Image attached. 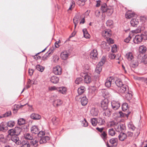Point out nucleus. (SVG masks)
I'll return each instance as SVG.
<instances>
[{"label":"nucleus","mask_w":147,"mask_h":147,"mask_svg":"<svg viewBox=\"0 0 147 147\" xmlns=\"http://www.w3.org/2000/svg\"><path fill=\"white\" fill-rule=\"evenodd\" d=\"M106 60V59L105 57L104 56H102L101 59L100 61L99 62L98 65L102 66L105 63Z\"/></svg>","instance_id":"37"},{"label":"nucleus","mask_w":147,"mask_h":147,"mask_svg":"<svg viewBox=\"0 0 147 147\" xmlns=\"http://www.w3.org/2000/svg\"><path fill=\"white\" fill-rule=\"evenodd\" d=\"M107 44L109 47L110 46V44H113L114 43L113 40L109 37L107 38Z\"/></svg>","instance_id":"56"},{"label":"nucleus","mask_w":147,"mask_h":147,"mask_svg":"<svg viewBox=\"0 0 147 147\" xmlns=\"http://www.w3.org/2000/svg\"><path fill=\"white\" fill-rule=\"evenodd\" d=\"M14 129H11L8 131L9 134L10 135L13 136L15 135V131Z\"/></svg>","instance_id":"55"},{"label":"nucleus","mask_w":147,"mask_h":147,"mask_svg":"<svg viewBox=\"0 0 147 147\" xmlns=\"http://www.w3.org/2000/svg\"><path fill=\"white\" fill-rule=\"evenodd\" d=\"M128 86L126 84L118 88L117 89L118 92L122 94L125 93L126 92L128 91Z\"/></svg>","instance_id":"5"},{"label":"nucleus","mask_w":147,"mask_h":147,"mask_svg":"<svg viewBox=\"0 0 147 147\" xmlns=\"http://www.w3.org/2000/svg\"><path fill=\"white\" fill-rule=\"evenodd\" d=\"M85 90V88L84 86H81L78 90V93L79 94H82Z\"/></svg>","instance_id":"39"},{"label":"nucleus","mask_w":147,"mask_h":147,"mask_svg":"<svg viewBox=\"0 0 147 147\" xmlns=\"http://www.w3.org/2000/svg\"><path fill=\"white\" fill-rule=\"evenodd\" d=\"M52 121L54 125H57L59 123V119L56 117H54L52 119Z\"/></svg>","instance_id":"42"},{"label":"nucleus","mask_w":147,"mask_h":147,"mask_svg":"<svg viewBox=\"0 0 147 147\" xmlns=\"http://www.w3.org/2000/svg\"><path fill=\"white\" fill-rule=\"evenodd\" d=\"M37 81L35 79H33L32 80H30L29 79L28 83L29 84H37Z\"/></svg>","instance_id":"57"},{"label":"nucleus","mask_w":147,"mask_h":147,"mask_svg":"<svg viewBox=\"0 0 147 147\" xmlns=\"http://www.w3.org/2000/svg\"><path fill=\"white\" fill-rule=\"evenodd\" d=\"M11 115V111H8L5 114H3V117H1V118H2V117H7Z\"/></svg>","instance_id":"60"},{"label":"nucleus","mask_w":147,"mask_h":147,"mask_svg":"<svg viewBox=\"0 0 147 147\" xmlns=\"http://www.w3.org/2000/svg\"><path fill=\"white\" fill-rule=\"evenodd\" d=\"M36 68L38 71L42 72L43 71L44 67L40 65H37L36 66Z\"/></svg>","instance_id":"50"},{"label":"nucleus","mask_w":147,"mask_h":147,"mask_svg":"<svg viewBox=\"0 0 147 147\" xmlns=\"http://www.w3.org/2000/svg\"><path fill=\"white\" fill-rule=\"evenodd\" d=\"M75 6V3L74 1L73 0L71 1L70 6L68 9V11L71 10Z\"/></svg>","instance_id":"46"},{"label":"nucleus","mask_w":147,"mask_h":147,"mask_svg":"<svg viewBox=\"0 0 147 147\" xmlns=\"http://www.w3.org/2000/svg\"><path fill=\"white\" fill-rule=\"evenodd\" d=\"M143 39L142 36L137 35L134 39L133 41L135 43H139L141 42Z\"/></svg>","instance_id":"15"},{"label":"nucleus","mask_w":147,"mask_h":147,"mask_svg":"<svg viewBox=\"0 0 147 147\" xmlns=\"http://www.w3.org/2000/svg\"><path fill=\"white\" fill-rule=\"evenodd\" d=\"M131 61V62L130 65V67L134 68L138 66V61L136 59H135Z\"/></svg>","instance_id":"20"},{"label":"nucleus","mask_w":147,"mask_h":147,"mask_svg":"<svg viewBox=\"0 0 147 147\" xmlns=\"http://www.w3.org/2000/svg\"><path fill=\"white\" fill-rule=\"evenodd\" d=\"M108 134L109 135L113 136L115 135V132L113 128H111L109 130Z\"/></svg>","instance_id":"51"},{"label":"nucleus","mask_w":147,"mask_h":147,"mask_svg":"<svg viewBox=\"0 0 147 147\" xmlns=\"http://www.w3.org/2000/svg\"><path fill=\"white\" fill-rule=\"evenodd\" d=\"M30 117L31 119L35 120H39L41 118V116L39 115L36 113H32L30 115Z\"/></svg>","instance_id":"21"},{"label":"nucleus","mask_w":147,"mask_h":147,"mask_svg":"<svg viewBox=\"0 0 147 147\" xmlns=\"http://www.w3.org/2000/svg\"><path fill=\"white\" fill-rule=\"evenodd\" d=\"M108 8L107 4L106 3H104L101 5L100 9L102 13H104L106 12Z\"/></svg>","instance_id":"32"},{"label":"nucleus","mask_w":147,"mask_h":147,"mask_svg":"<svg viewBox=\"0 0 147 147\" xmlns=\"http://www.w3.org/2000/svg\"><path fill=\"white\" fill-rule=\"evenodd\" d=\"M18 124L19 125H23L25 124V121L23 118H20L18 119Z\"/></svg>","instance_id":"49"},{"label":"nucleus","mask_w":147,"mask_h":147,"mask_svg":"<svg viewBox=\"0 0 147 147\" xmlns=\"http://www.w3.org/2000/svg\"><path fill=\"white\" fill-rule=\"evenodd\" d=\"M59 79L58 77L56 76H52L50 78V81L54 84H57L58 83Z\"/></svg>","instance_id":"18"},{"label":"nucleus","mask_w":147,"mask_h":147,"mask_svg":"<svg viewBox=\"0 0 147 147\" xmlns=\"http://www.w3.org/2000/svg\"><path fill=\"white\" fill-rule=\"evenodd\" d=\"M98 109L95 108H93L90 111L91 114L93 116H97L98 115Z\"/></svg>","instance_id":"19"},{"label":"nucleus","mask_w":147,"mask_h":147,"mask_svg":"<svg viewBox=\"0 0 147 147\" xmlns=\"http://www.w3.org/2000/svg\"><path fill=\"white\" fill-rule=\"evenodd\" d=\"M97 119L96 118H93L91 120V122L92 125L93 126H96L97 125Z\"/></svg>","instance_id":"45"},{"label":"nucleus","mask_w":147,"mask_h":147,"mask_svg":"<svg viewBox=\"0 0 147 147\" xmlns=\"http://www.w3.org/2000/svg\"><path fill=\"white\" fill-rule=\"evenodd\" d=\"M101 47L103 49H106L109 47V46L108 45L107 43L105 41H102L101 44Z\"/></svg>","instance_id":"43"},{"label":"nucleus","mask_w":147,"mask_h":147,"mask_svg":"<svg viewBox=\"0 0 147 147\" xmlns=\"http://www.w3.org/2000/svg\"><path fill=\"white\" fill-rule=\"evenodd\" d=\"M67 91L66 88L65 87H61L58 88V91L63 94H65Z\"/></svg>","instance_id":"24"},{"label":"nucleus","mask_w":147,"mask_h":147,"mask_svg":"<svg viewBox=\"0 0 147 147\" xmlns=\"http://www.w3.org/2000/svg\"><path fill=\"white\" fill-rule=\"evenodd\" d=\"M125 129V127L124 124L118 122L117 125L115 126V129L118 132L123 131Z\"/></svg>","instance_id":"4"},{"label":"nucleus","mask_w":147,"mask_h":147,"mask_svg":"<svg viewBox=\"0 0 147 147\" xmlns=\"http://www.w3.org/2000/svg\"><path fill=\"white\" fill-rule=\"evenodd\" d=\"M147 51V48L146 46L144 45H142L140 47L139 49V52L141 53H145Z\"/></svg>","instance_id":"27"},{"label":"nucleus","mask_w":147,"mask_h":147,"mask_svg":"<svg viewBox=\"0 0 147 147\" xmlns=\"http://www.w3.org/2000/svg\"><path fill=\"white\" fill-rule=\"evenodd\" d=\"M142 62L145 64H147V55H145L142 58Z\"/></svg>","instance_id":"53"},{"label":"nucleus","mask_w":147,"mask_h":147,"mask_svg":"<svg viewBox=\"0 0 147 147\" xmlns=\"http://www.w3.org/2000/svg\"><path fill=\"white\" fill-rule=\"evenodd\" d=\"M115 83L116 85L118 87V88H119L125 84H123L121 80L120 79H118L117 80L115 81Z\"/></svg>","instance_id":"33"},{"label":"nucleus","mask_w":147,"mask_h":147,"mask_svg":"<svg viewBox=\"0 0 147 147\" xmlns=\"http://www.w3.org/2000/svg\"><path fill=\"white\" fill-rule=\"evenodd\" d=\"M87 0H77V4L80 6H83Z\"/></svg>","instance_id":"41"},{"label":"nucleus","mask_w":147,"mask_h":147,"mask_svg":"<svg viewBox=\"0 0 147 147\" xmlns=\"http://www.w3.org/2000/svg\"><path fill=\"white\" fill-rule=\"evenodd\" d=\"M128 108V105L127 103H124L122 105V110L123 111H125L127 110Z\"/></svg>","instance_id":"48"},{"label":"nucleus","mask_w":147,"mask_h":147,"mask_svg":"<svg viewBox=\"0 0 147 147\" xmlns=\"http://www.w3.org/2000/svg\"><path fill=\"white\" fill-rule=\"evenodd\" d=\"M24 136L26 139L27 140H31L30 142L34 147H36L38 146V142L39 141V139L37 138H35L33 139V137L32 136V134L28 133L24 134Z\"/></svg>","instance_id":"1"},{"label":"nucleus","mask_w":147,"mask_h":147,"mask_svg":"<svg viewBox=\"0 0 147 147\" xmlns=\"http://www.w3.org/2000/svg\"><path fill=\"white\" fill-rule=\"evenodd\" d=\"M102 69V66L97 64L96 65L95 71L96 73L99 74L101 71Z\"/></svg>","instance_id":"44"},{"label":"nucleus","mask_w":147,"mask_h":147,"mask_svg":"<svg viewBox=\"0 0 147 147\" xmlns=\"http://www.w3.org/2000/svg\"><path fill=\"white\" fill-rule=\"evenodd\" d=\"M30 129L32 133L34 134H37L39 131V130L37 126L36 125L32 126L31 128Z\"/></svg>","instance_id":"22"},{"label":"nucleus","mask_w":147,"mask_h":147,"mask_svg":"<svg viewBox=\"0 0 147 147\" xmlns=\"http://www.w3.org/2000/svg\"><path fill=\"white\" fill-rule=\"evenodd\" d=\"M107 134L105 131H103L101 134V136L103 140H105L107 138Z\"/></svg>","instance_id":"61"},{"label":"nucleus","mask_w":147,"mask_h":147,"mask_svg":"<svg viewBox=\"0 0 147 147\" xmlns=\"http://www.w3.org/2000/svg\"><path fill=\"white\" fill-rule=\"evenodd\" d=\"M139 21L136 19H132L130 21L131 25L133 27H136Z\"/></svg>","instance_id":"23"},{"label":"nucleus","mask_w":147,"mask_h":147,"mask_svg":"<svg viewBox=\"0 0 147 147\" xmlns=\"http://www.w3.org/2000/svg\"><path fill=\"white\" fill-rule=\"evenodd\" d=\"M118 141V139L117 138H112L109 141L110 143L112 144H114L115 143H117Z\"/></svg>","instance_id":"54"},{"label":"nucleus","mask_w":147,"mask_h":147,"mask_svg":"<svg viewBox=\"0 0 147 147\" xmlns=\"http://www.w3.org/2000/svg\"><path fill=\"white\" fill-rule=\"evenodd\" d=\"M21 147H30V145L29 142L27 141H23L21 142Z\"/></svg>","instance_id":"34"},{"label":"nucleus","mask_w":147,"mask_h":147,"mask_svg":"<svg viewBox=\"0 0 147 147\" xmlns=\"http://www.w3.org/2000/svg\"><path fill=\"white\" fill-rule=\"evenodd\" d=\"M15 131V135L18 136L21 132L22 129L20 128L16 127L14 129Z\"/></svg>","instance_id":"40"},{"label":"nucleus","mask_w":147,"mask_h":147,"mask_svg":"<svg viewBox=\"0 0 147 147\" xmlns=\"http://www.w3.org/2000/svg\"><path fill=\"white\" fill-rule=\"evenodd\" d=\"M132 94H131V92H127V93L125 95V97L126 99L128 100H131L132 96Z\"/></svg>","instance_id":"36"},{"label":"nucleus","mask_w":147,"mask_h":147,"mask_svg":"<svg viewBox=\"0 0 147 147\" xmlns=\"http://www.w3.org/2000/svg\"><path fill=\"white\" fill-rule=\"evenodd\" d=\"M51 99L53 100V104L55 107L60 105L62 103V101L59 99L56 94L52 95L51 97Z\"/></svg>","instance_id":"3"},{"label":"nucleus","mask_w":147,"mask_h":147,"mask_svg":"<svg viewBox=\"0 0 147 147\" xmlns=\"http://www.w3.org/2000/svg\"><path fill=\"white\" fill-rule=\"evenodd\" d=\"M97 119V125H105V121L104 119L101 118H98Z\"/></svg>","instance_id":"25"},{"label":"nucleus","mask_w":147,"mask_h":147,"mask_svg":"<svg viewBox=\"0 0 147 147\" xmlns=\"http://www.w3.org/2000/svg\"><path fill=\"white\" fill-rule=\"evenodd\" d=\"M134 13H127L125 14L126 18L127 19H129L134 16Z\"/></svg>","instance_id":"47"},{"label":"nucleus","mask_w":147,"mask_h":147,"mask_svg":"<svg viewBox=\"0 0 147 147\" xmlns=\"http://www.w3.org/2000/svg\"><path fill=\"white\" fill-rule=\"evenodd\" d=\"M69 55V51H64L62 52L61 54V58L64 60L67 59Z\"/></svg>","instance_id":"16"},{"label":"nucleus","mask_w":147,"mask_h":147,"mask_svg":"<svg viewBox=\"0 0 147 147\" xmlns=\"http://www.w3.org/2000/svg\"><path fill=\"white\" fill-rule=\"evenodd\" d=\"M53 71L54 74L56 75H60L62 73L61 68L59 66L54 67Z\"/></svg>","instance_id":"10"},{"label":"nucleus","mask_w":147,"mask_h":147,"mask_svg":"<svg viewBox=\"0 0 147 147\" xmlns=\"http://www.w3.org/2000/svg\"><path fill=\"white\" fill-rule=\"evenodd\" d=\"M81 76L82 77L83 76H84V81L86 83H90L91 81V78L90 74L85 73H81Z\"/></svg>","instance_id":"6"},{"label":"nucleus","mask_w":147,"mask_h":147,"mask_svg":"<svg viewBox=\"0 0 147 147\" xmlns=\"http://www.w3.org/2000/svg\"><path fill=\"white\" fill-rule=\"evenodd\" d=\"M18 136L14 135L11 137V140L15 142L17 145H19L21 144V141L19 140Z\"/></svg>","instance_id":"12"},{"label":"nucleus","mask_w":147,"mask_h":147,"mask_svg":"<svg viewBox=\"0 0 147 147\" xmlns=\"http://www.w3.org/2000/svg\"><path fill=\"white\" fill-rule=\"evenodd\" d=\"M102 109V113L103 116L107 117H109L111 114V111L110 109L108 108H106Z\"/></svg>","instance_id":"9"},{"label":"nucleus","mask_w":147,"mask_h":147,"mask_svg":"<svg viewBox=\"0 0 147 147\" xmlns=\"http://www.w3.org/2000/svg\"><path fill=\"white\" fill-rule=\"evenodd\" d=\"M15 123L13 121H10L8 122L7 124L6 123V126L7 127H13L15 125Z\"/></svg>","instance_id":"38"},{"label":"nucleus","mask_w":147,"mask_h":147,"mask_svg":"<svg viewBox=\"0 0 147 147\" xmlns=\"http://www.w3.org/2000/svg\"><path fill=\"white\" fill-rule=\"evenodd\" d=\"M113 81V80L112 77H108L105 82V86L108 88L110 87Z\"/></svg>","instance_id":"13"},{"label":"nucleus","mask_w":147,"mask_h":147,"mask_svg":"<svg viewBox=\"0 0 147 147\" xmlns=\"http://www.w3.org/2000/svg\"><path fill=\"white\" fill-rule=\"evenodd\" d=\"M97 55V51L96 49H94L90 53V58L93 59H98Z\"/></svg>","instance_id":"14"},{"label":"nucleus","mask_w":147,"mask_h":147,"mask_svg":"<svg viewBox=\"0 0 147 147\" xmlns=\"http://www.w3.org/2000/svg\"><path fill=\"white\" fill-rule=\"evenodd\" d=\"M109 101L107 98L104 99L101 102L100 106L102 109H106L108 108Z\"/></svg>","instance_id":"7"},{"label":"nucleus","mask_w":147,"mask_h":147,"mask_svg":"<svg viewBox=\"0 0 147 147\" xmlns=\"http://www.w3.org/2000/svg\"><path fill=\"white\" fill-rule=\"evenodd\" d=\"M112 108L114 110H117L118 109L120 106V104L118 102L113 101L111 102Z\"/></svg>","instance_id":"11"},{"label":"nucleus","mask_w":147,"mask_h":147,"mask_svg":"<svg viewBox=\"0 0 147 147\" xmlns=\"http://www.w3.org/2000/svg\"><path fill=\"white\" fill-rule=\"evenodd\" d=\"M126 57L129 61H131L135 59L132 53L131 52H129L126 54Z\"/></svg>","instance_id":"28"},{"label":"nucleus","mask_w":147,"mask_h":147,"mask_svg":"<svg viewBox=\"0 0 147 147\" xmlns=\"http://www.w3.org/2000/svg\"><path fill=\"white\" fill-rule=\"evenodd\" d=\"M102 96L103 97H105V98H107V97L109 96V93L108 91L105 89H102L101 90Z\"/></svg>","instance_id":"29"},{"label":"nucleus","mask_w":147,"mask_h":147,"mask_svg":"<svg viewBox=\"0 0 147 147\" xmlns=\"http://www.w3.org/2000/svg\"><path fill=\"white\" fill-rule=\"evenodd\" d=\"M37 134L38 137L40 138V139H38L39 140V142L40 144L45 143L50 139L49 137L48 136H42L45 134L44 131H39Z\"/></svg>","instance_id":"2"},{"label":"nucleus","mask_w":147,"mask_h":147,"mask_svg":"<svg viewBox=\"0 0 147 147\" xmlns=\"http://www.w3.org/2000/svg\"><path fill=\"white\" fill-rule=\"evenodd\" d=\"M88 102V99L86 96L83 97L81 98V102L82 105L85 106L87 104Z\"/></svg>","instance_id":"31"},{"label":"nucleus","mask_w":147,"mask_h":147,"mask_svg":"<svg viewBox=\"0 0 147 147\" xmlns=\"http://www.w3.org/2000/svg\"><path fill=\"white\" fill-rule=\"evenodd\" d=\"M117 51V48L115 45H114L112 46L111 51L112 52H116Z\"/></svg>","instance_id":"63"},{"label":"nucleus","mask_w":147,"mask_h":147,"mask_svg":"<svg viewBox=\"0 0 147 147\" xmlns=\"http://www.w3.org/2000/svg\"><path fill=\"white\" fill-rule=\"evenodd\" d=\"M113 11V9L108 8L106 12L107 13L108 16H110L112 14Z\"/></svg>","instance_id":"52"},{"label":"nucleus","mask_w":147,"mask_h":147,"mask_svg":"<svg viewBox=\"0 0 147 147\" xmlns=\"http://www.w3.org/2000/svg\"><path fill=\"white\" fill-rule=\"evenodd\" d=\"M118 122H115L114 121H112L110 123V126L111 127H114L115 129V126L117 125V124Z\"/></svg>","instance_id":"58"},{"label":"nucleus","mask_w":147,"mask_h":147,"mask_svg":"<svg viewBox=\"0 0 147 147\" xmlns=\"http://www.w3.org/2000/svg\"><path fill=\"white\" fill-rule=\"evenodd\" d=\"M112 34L111 31L109 29L103 31L102 32V35L105 38H107L110 37Z\"/></svg>","instance_id":"8"},{"label":"nucleus","mask_w":147,"mask_h":147,"mask_svg":"<svg viewBox=\"0 0 147 147\" xmlns=\"http://www.w3.org/2000/svg\"><path fill=\"white\" fill-rule=\"evenodd\" d=\"M119 139L121 141H123L127 138L126 134L123 132H121L118 136Z\"/></svg>","instance_id":"26"},{"label":"nucleus","mask_w":147,"mask_h":147,"mask_svg":"<svg viewBox=\"0 0 147 147\" xmlns=\"http://www.w3.org/2000/svg\"><path fill=\"white\" fill-rule=\"evenodd\" d=\"M80 19V16L78 14L76 15L73 19L74 23L75 24V28H76V26L79 22Z\"/></svg>","instance_id":"17"},{"label":"nucleus","mask_w":147,"mask_h":147,"mask_svg":"<svg viewBox=\"0 0 147 147\" xmlns=\"http://www.w3.org/2000/svg\"><path fill=\"white\" fill-rule=\"evenodd\" d=\"M6 123H2L0 124V131H5L8 129V127H7Z\"/></svg>","instance_id":"30"},{"label":"nucleus","mask_w":147,"mask_h":147,"mask_svg":"<svg viewBox=\"0 0 147 147\" xmlns=\"http://www.w3.org/2000/svg\"><path fill=\"white\" fill-rule=\"evenodd\" d=\"M140 35L142 36V37L143 39H146L147 38V32H145L144 33L141 34Z\"/></svg>","instance_id":"62"},{"label":"nucleus","mask_w":147,"mask_h":147,"mask_svg":"<svg viewBox=\"0 0 147 147\" xmlns=\"http://www.w3.org/2000/svg\"><path fill=\"white\" fill-rule=\"evenodd\" d=\"M84 36L86 38H88L90 37V35L88 34L87 29L84 28L83 30Z\"/></svg>","instance_id":"35"},{"label":"nucleus","mask_w":147,"mask_h":147,"mask_svg":"<svg viewBox=\"0 0 147 147\" xmlns=\"http://www.w3.org/2000/svg\"><path fill=\"white\" fill-rule=\"evenodd\" d=\"M82 79L81 78H76L75 82L76 84H79L82 82Z\"/></svg>","instance_id":"59"},{"label":"nucleus","mask_w":147,"mask_h":147,"mask_svg":"<svg viewBox=\"0 0 147 147\" xmlns=\"http://www.w3.org/2000/svg\"><path fill=\"white\" fill-rule=\"evenodd\" d=\"M113 21L111 20H108L106 22V24L107 26H110L113 24Z\"/></svg>","instance_id":"64"}]
</instances>
